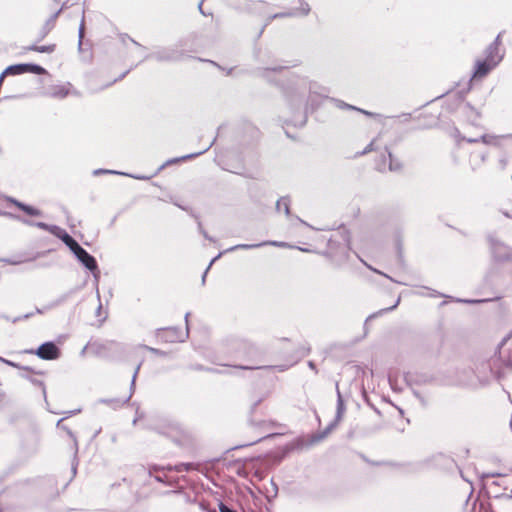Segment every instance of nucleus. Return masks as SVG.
Segmentation results:
<instances>
[{
    "mask_svg": "<svg viewBox=\"0 0 512 512\" xmlns=\"http://www.w3.org/2000/svg\"><path fill=\"white\" fill-rule=\"evenodd\" d=\"M492 258L496 262L512 261V248L497 239L493 234L487 236Z\"/></svg>",
    "mask_w": 512,
    "mask_h": 512,
    "instance_id": "6e6552de",
    "label": "nucleus"
},
{
    "mask_svg": "<svg viewBox=\"0 0 512 512\" xmlns=\"http://www.w3.org/2000/svg\"><path fill=\"white\" fill-rule=\"evenodd\" d=\"M497 65L498 61L490 62L485 58L477 60L474 66L473 76L477 78H483L487 76Z\"/></svg>",
    "mask_w": 512,
    "mask_h": 512,
    "instance_id": "412c9836",
    "label": "nucleus"
},
{
    "mask_svg": "<svg viewBox=\"0 0 512 512\" xmlns=\"http://www.w3.org/2000/svg\"><path fill=\"white\" fill-rule=\"evenodd\" d=\"M55 49H56L55 44L41 45V46L32 44L29 47H27V50L35 51V52H39V53H52L55 51Z\"/></svg>",
    "mask_w": 512,
    "mask_h": 512,
    "instance_id": "f704fd0d",
    "label": "nucleus"
},
{
    "mask_svg": "<svg viewBox=\"0 0 512 512\" xmlns=\"http://www.w3.org/2000/svg\"><path fill=\"white\" fill-rule=\"evenodd\" d=\"M396 249L398 252L399 259H400V261H402L403 260V243H402V240L400 237H398L396 239Z\"/></svg>",
    "mask_w": 512,
    "mask_h": 512,
    "instance_id": "13d9d810",
    "label": "nucleus"
},
{
    "mask_svg": "<svg viewBox=\"0 0 512 512\" xmlns=\"http://www.w3.org/2000/svg\"><path fill=\"white\" fill-rule=\"evenodd\" d=\"M300 6L297 8H293V11L296 13V17H305L310 11V5L305 0H298Z\"/></svg>",
    "mask_w": 512,
    "mask_h": 512,
    "instance_id": "72a5a7b5",
    "label": "nucleus"
},
{
    "mask_svg": "<svg viewBox=\"0 0 512 512\" xmlns=\"http://www.w3.org/2000/svg\"><path fill=\"white\" fill-rule=\"evenodd\" d=\"M495 499H502L506 501L512 500V490L509 493H499L493 496Z\"/></svg>",
    "mask_w": 512,
    "mask_h": 512,
    "instance_id": "052dcab7",
    "label": "nucleus"
},
{
    "mask_svg": "<svg viewBox=\"0 0 512 512\" xmlns=\"http://www.w3.org/2000/svg\"><path fill=\"white\" fill-rule=\"evenodd\" d=\"M25 73L35 75H45L47 70L36 63H17L7 66L4 69V74H11L12 76L22 75Z\"/></svg>",
    "mask_w": 512,
    "mask_h": 512,
    "instance_id": "9d476101",
    "label": "nucleus"
},
{
    "mask_svg": "<svg viewBox=\"0 0 512 512\" xmlns=\"http://www.w3.org/2000/svg\"><path fill=\"white\" fill-rule=\"evenodd\" d=\"M80 412H81V408L65 411V412H63L65 414V416L63 418L67 419L73 415L80 413Z\"/></svg>",
    "mask_w": 512,
    "mask_h": 512,
    "instance_id": "69168bd1",
    "label": "nucleus"
},
{
    "mask_svg": "<svg viewBox=\"0 0 512 512\" xmlns=\"http://www.w3.org/2000/svg\"><path fill=\"white\" fill-rule=\"evenodd\" d=\"M400 303V297H398V299L396 300V302L394 303V305L388 307V308H384V309H380L379 311L377 312H374L372 314H370L366 320H365V326L367 325L368 321L372 320V319H375L376 317L380 316V315H383L384 313H387V312H390V311H393L394 309H396V307L399 305Z\"/></svg>",
    "mask_w": 512,
    "mask_h": 512,
    "instance_id": "c9c22d12",
    "label": "nucleus"
},
{
    "mask_svg": "<svg viewBox=\"0 0 512 512\" xmlns=\"http://www.w3.org/2000/svg\"><path fill=\"white\" fill-rule=\"evenodd\" d=\"M489 366L493 372L496 369L498 379L502 377V369L512 370V330L497 345L493 357L490 359Z\"/></svg>",
    "mask_w": 512,
    "mask_h": 512,
    "instance_id": "20e7f679",
    "label": "nucleus"
},
{
    "mask_svg": "<svg viewBox=\"0 0 512 512\" xmlns=\"http://www.w3.org/2000/svg\"><path fill=\"white\" fill-rule=\"evenodd\" d=\"M1 362L10 366V367H13V368H16V369H19V370H23V371H27V372H30V373H33V374H36V375H44L45 372L44 371H40V370H36L35 368L31 367V366H26V365H21L17 362H14V361H11V360H8V359H1Z\"/></svg>",
    "mask_w": 512,
    "mask_h": 512,
    "instance_id": "cd10ccee",
    "label": "nucleus"
},
{
    "mask_svg": "<svg viewBox=\"0 0 512 512\" xmlns=\"http://www.w3.org/2000/svg\"><path fill=\"white\" fill-rule=\"evenodd\" d=\"M336 394H337V403H336L335 417L323 431L312 436V439H311L312 443L319 442V441L323 440L324 438H326L338 426L339 422L343 418V415L346 411V406H345L343 396L339 390L338 382L336 383Z\"/></svg>",
    "mask_w": 512,
    "mask_h": 512,
    "instance_id": "0eeeda50",
    "label": "nucleus"
},
{
    "mask_svg": "<svg viewBox=\"0 0 512 512\" xmlns=\"http://www.w3.org/2000/svg\"><path fill=\"white\" fill-rule=\"evenodd\" d=\"M189 316H190V313L187 312L184 317L185 322H186V330L185 331H182V329L177 326L157 328L155 331L156 337L165 343L185 342V340L189 337V325H188Z\"/></svg>",
    "mask_w": 512,
    "mask_h": 512,
    "instance_id": "39448f33",
    "label": "nucleus"
},
{
    "mask_svg": "<svg viewBox=\"0 0 512 512\" xmlns=\"http://www.w3.org/2000/svg\"><path fill=\"white\" fill-rule=\"evenodd\" d=\"M51 234L60 239L69 248L70 251L79 245L77 240H75L65 229L59 227L58 225H54V227H52Z\"/></svg>",
    "mask_w": 512,
    "mask_h": 512,
    "instance_id": "aec40b11",
    "label": "nucleus"
},
{
    "mask_svg": "<svg viewBox=\"0 0 512 512\" xmlns=\"http://www.w3.org/2000/svg\"><path fill=\"white\" fill-rule=\"evenodd\" d=\"M286 68H288V66L282 65L259 68L257 73L260 77L280 87L286 106L291 113V117H295L297 112L302 111L307 91L311 89L310 84L312 80L308 77L292 73L278 81H274L270 77L271 72H281Z\"/></svg>",
    "mask_w": 512,
    "mask_h": 512,
    "instance_id": "f257e3e1",
    "label": "nucleus"
},
{
    "mask_svg": "<svg viewBox=\"0 0 512 512\" xmlns=\"http://www.w3.org/2000/svg\"><path fill=\"white\" fill-rule=\"evenodd\" d=\"M218 508L220 512H237V510L227 506L224 502L220 501L218 503Z\"/></svg>",
    "mask_w": 512,
    "mask_h": 512,
    "instance_id": "680f3d73",
    "label": "nucleus"
},
{
    "mask_svg": "<svg viewBox=\"0 0 512 512\" xmlns=\"http://www.w3.org/2000/svg\"><path fill=\"white\" fill-rule=\"evenodd\" d=\"M0 215H3V216H6L8 217L9 219H12V220H15V221H19L27 226H35L39 229H42V230H45V231H48L49 233L52 232V227H54L55 224H48V223H45V222H36V221H33V220H30V219H27L23 216H20L18 214H14V213H11V212H0Z\"/></svg>",
    "mask_w": 512,
    "mask_h": 512,
    "instance_id": "2eb2a0df",
    "label": "nucleus"
},
{
    "mask_svg": "<svg viewBox=\"0 0 512 512\" xmlns=\"http://www.w3.org/2000/svg\"><path fill=\"white\" fill-rule=\"evenodd\" d=\"M239 353L242 355L244 360H252L258 354V348L255 344L246 340H240L237 342Z\"/></svg>",
    "mask_w": 512,
    "mask_h": 512,
    "instance_id": "4be33fe9",
    "label": "nucleus"
},
{
    "mask_svg": "<svg viewBox=\"0 0 512 512\" xmlns=\"http://www.w3.org/2000/svg\"><path fill=\"white\" fill-rule=\"evenodd\" d=\"M500 138H512V134L501 135V136L483 134L480 136V142H482L485 145H492V146L498 147V146H500V142H499Z\"/></svg>",
    "mask_w": 512,
    "mask_h": 512,
    "instance_id": "c85d7f7f",
    "label": "nucleus"
},
{
    "mask_svg": "<svg viewBox=\"0 0 512 512\" xmlns=\"http://www.w3.org/2000/svg\"><path fill=\"white\" fill-rule=\"evenodd\" d=\"M5 199H6L7 202L13 204L19 210L24 212L27 216H30V217H41L43 215V212L39 208H37L35 206H32V205H29L27 203H24V202L14 198V197L7 196Z\"/></svg>",
    "mask_w": 512,
    "mask_h": 512,
    "instance_id": "dca6fc26",
    "label": "nucleus"
},
{
    "mask_svg": "<svg viewBox=\"0 0 512 512\" xmlns=\"http://www.w3.org/2000/svg\"><path fill=\"white\" fill-rule=\"evenodd\" d=\"M281 206H284V213L289 216L290 215V198L288 196L281 197L276 202V210L280 211Z\"/></svg>",
    "mask_w": 512,
    "mask_h": 512,
    "instance_id": "ea45409f",
    "label": "nucleus"
},
{
    "mask_svg": "<svg viewBox=\"0 0 512 512\" xmlns=\"http://www.w3.org/2000/svg\"><path fill=\"white\" fill-rule=\"evenodd\" d=\"M34 315V312H29L26 314H23L21 316L15 317L13 319H10L8 316H3L6 320L11 321L12 323H17L21 320H27L30 319Z\"/></svg>",
    "mask_w": 512,
    "mask_h": 512,
    "instance_id": "3c124183",
    "label": "nucleus"
},
{
    "mask_svg": "<svg viewBox=\"0 0 512 512\" xmlns=\"http://www.w3.org/2000/svg\"><path fill=\"white\" fill-rule=\"evenodd\" d=\"M388 382L393 391H400V388L397 386L398 379L396 376H393L392 374L388 375Z\"/></svg>",
    "mask_w": 512,
    "mask_h": 512,
    "instance_id": "6e6d98bb",
    "label": "nucleus"
},
{
    "mask_svg": "<svg viewBox=\"0 0 512 512\" xmlns=\"http://www.w3.org/2000/svg\"><path fill=\"white\" fill-rule=\"evenodd\" d=\"M137 66H138V64H136V65H134V66H131L128 70L124 71V72H123L122 74H120L117 78H115V79H113L111 82H109V83L105 84V85L103 86V88H108V87L112 86L113 84H115L116 82H118V81H120V80L124 79V78H125V77L130 73V71H131L133 68L137 67Z\"/></svg>",
    "mask_w": 512,
    "mask_h": 512,
    "instance_id": "de8ad7c7",
    "label": "nucleus"
},
{
    "mask_svg": "<svg viewBox=\"0 0 512 512\" xmlns=\"http://www.w3.org/2000/svg\"><path fill=\"white\" fill-rule=\"evenodd\" d=\"M64 420H65V418L59 419L57 421V423H56V427L64 430L67 433V435L73 440V447H74V449L76 450V452H78V441H77L76 435L74 434V432L69 427H67L66 425L62 424V422Z\"/></svg>",
    "mask_w": 512,
    "mask_h": 512,
    "instance_id": "2f4dec72",
    "label": "nucleus"
},
{
    "mask_svg": "<svg viewBox=\"0 0 512 512\" xmlns=\"http://www.w3.org/2000/svg\"><path fill=\"white\" fill-rule=\"evenodd\" d=\"M185 56V52L178 46L157 47L152 53L146 54L140 62L149 59H154L157 62H180Z\"/></svg>",
    "mask_w": 512,
    "mask_h": 512,
    "instance_id": "423d86ee",
    "label": "nucleus"
},
{
    "mask_svg": "<svg viewBox=\"0 0 512 512\" xmlns=\"http://www.w3.org/2000/svg\"><path fill=\"white\" fill-rule=\"evenodd\" d=\"M195 468V464L191 462H181L174 466H168V470H174L176 472H189Z\"/></svg>",
    "mask_w": 512,
    "mask_h": 512,
    "instance_id": "e433bc0d",
    "label": "nucleus"
},
{
    "mask_svg": "<svg viewBox=\"0 0 512 512\" xmlns=\"http://www.w3.org/2000/svg\"><path fill=\"white\" fill-rule=\"evenodd\" d=\"M500 298H501L500 296H496L494 298H488V299H461V298H457L456 301L457 302H461V303H467V304H480V303H486V302H490V301L499 300Z\"/></svg>",
    "mask_w": 512,
    "mask_h": 512,
    "instance_id": "37998d69",
    "label": "nucleus"
},
{
    "mask_svg": "<svg viewBox=\"0 0 512 512\" xmlns=\"http://www.w3.org/2000/svg\"><path fill=\"white\" fill-rule=\"evenodd\" d=\"M94 278V281H95V284L98 285V282L100 280V269H99V266L98 264H96V270H94V268L92 270H89Z\"/></svg>",
    "mask_w": 512,
    "mask_h": 512,
    "instance_id": "e2e57ef3",
    "label": "nucleus"
},
{
    "mask_svg": "<svg viewBox=\"0 0 512 512\" xmlns=\"http://www.w3.org/2000/svg\"><path fill=\"white\" fill-rule=\"evenodd\" d=\"M385 151L389 160L388 168L391 172H401L403 170V163L400 159L395 157L390 149L386 146Z\"/></svg>",
    "mask_w": 512,
    "mask_h": 512,
    "instance_id": "bb28decb",
    "label": "nucleus"
},
{
    "mask_svg": "<svg viewBox=\"0 0 512 512\" xmlns=\"http://www.w3.org/2000/svg\"><path fill=\"white\" fill-rule=\"evenodd\" d=\"M262 400H263L262 398H259V399H257L256 401H254V402L252 403V405H251L250 409H249V418H248V421H249V423H250L251 425H253V426H258V425H260V424H261V422H260V421H255V420L253 419L252 415L255 413V411H256V409H257V407L261 404Z\"/></svg>",
    "mask_w": 512,
    "mask_h": 512,
    "instance_id": "79ce46f5",
    "label": "nucleus"
},
{
    "mask_svg": "<svg viewBox=\"0 0 512 512\" xmlns=\"http://www.w3.org/2000/svg\"><path fill=\"white\" fill-rule=\"evenodd\" d=\"M130 400V396L126 397L125 399L120 398H101L99 399V402L102 404L109 405L113 407L114 409L120 408L123 405H125Z\"/></svg>",
    "mask_w": 512,
    "mask_h": 512,
    "instance_id": "7c9ffc66",
    "label": "nucleus"
},
{
    "mask_svg": "<svg viewBox=\"0 0 512 512\" xmlns=\"http://www.w3.org/2000/svg\"><path fill=\"white\" fill-rule=\"evenodd\" d=\"M501 36H502V32H500L496 38L494 39V41L492 43H490V45L496 47L499 49V46L501 44Z\"/></svg>",
    "mask_w": 512,
    "mask_h": 512,
    "instance_id": "338daca9",
    "label": "nucleus"
},
{
    "mask_svg": "<svg viewBox=\"0 0 512 512\" xmlns=\"http://www.w3.org/2000/svg\"><path fill=\"white\" fill-rule=\"evenodd\" d=\"M104 174L124 175V176H128V177H131V178L137 179V180H148L151 178L149 176L128 174L125 172H120V171L110 170V169H103V168H98L93 171L94 176H100V175H104Z\"/></svg>",
    "mask_w": 512,
    "mask_h": 512,
    "instance_id": "393cba45",
    "label": "nucleus"
},
{
    "mask_svg": "<svg viewBox=\"0 0 512 512\" xmlns=\"http://www.w3.org/2000/svg\"><path fill=\"white\" fill-rule=\"evenodd\" d=\"M403 378L405 383L410 387L414 385H431L435 384L437 381L436 377L429 372H406Z\"/></svg>",
    "mask_w": 512,
    "mask_h": 512,
    "instance_id": "9b49d317",
    "label": "nucleus"
},
{
    "mask_svg": "<svg viewBox=\"0 0 512 512\" xmlns=\"http://www.w3.org/2000/svg\"><path fill=\"white\" fill-rule=\"evenodd\" d=\"M286 17H296V13L293 11V9H291L287 12H278V13L272 14V18H276V19L286 18Z\"/></svg>",
    "mask_w": 512,
    "mask_h": 512,
    "instance_id": "603ef678",
    "label": "nucleus"
},
{
    "mask_svg": "<svg viewBox=\"0 0 512 512\" xmlns=\"http://www.w3.org/2000/svg\"><path fill=\"white\" fill-rule=\"evenodd\" d=\"M462 112L467 118V120L472 124L476 125L477 121L481 117V113L479 110H477L474 106L471 105V103L466 102L462 107Z\"/></svg>",
    "mask_w": 512,
    "mask_h": 512,
    "instance_id": "b1692460",
    "label": "nucleus"
},
{
    "mask_svg": "<svg viewBox=\"0 0 512 512\" xmlns=\"http://www.w3.org/2000/svg\"><path fill=\"white\" fill-rule=\"evenodd\" d=\"M51 234L60 239L69 248L70 251L79 245L77 240H75L65 229L59 227L58 225H54V227H52Z\"/></svg>",
    "mask_w": 512,
    "mask_h": 512,
    "instance_id": "6ab92c4d",
    "label": "nucleus"
},
{
    "mask_svg": "<svg viewBox=\"0 0 512 512\" xmlns=\"http://www.w3.org/2000/svg\"><path fill=\"white\" fill-rule=\"evenodd\" d=\"M119 38H120V41L123 43V44H126L127 41H130L131 43H133L135 46L141 48V49H145V47L140 44L139 42H137L135 39H133L132 37H130L127 33H121L119 34Z\"/></svg>",
    "mask_w": 512,
    "mask_h": 512,
    "instance_id": "49530a36",
    "label": "nucleus"
},
{
    "mask_svg": "<svg viewBox=\"0 0 512 512\" xmlns=\"http://www.w3.org/2000/svg\"><path fill=\"white\" fill-rule=\"evenodd\" d=\"M198 230L204 236L205 239H207V240H209L211 242H215L214 238L209 236V234L203 228L202 223L200 221H198Z\"/></svg>",
    "mask_w": 512,
    "mask_h": 512,
    "instance_id": "bf43d9fd",
    "label": "nucleus"
},
{
    "mask_svg": "<svg viewBox=\"0 0 512 512\" xmlns=\"http://www.w3.org/2000/svg\"><path fill=\"white\" fill-rule=\"evenodd\" d=\"M67 2L68 0H66L61 8L56 11L46 22L45 24L43 25L42 29L40 30V33H39V37H38V41H41L42 39H44L47 34L51 31V29L53 28L54 26V21L56 20V18L60 15V13L62 12L63 9H65L67 7Z\"/></svg>",
    "mask_w": 512,
    "mask_h": 512,
    "instance_id": "5701e85b",
    "label": "nucleus"
},
{
    "mask_svg": "<svg viewBox=\"0 0 512 512\" xmlns=\"http://www.w3.org/2000/svg\"><path fill=\"white\" fill-rule=\"evenodd\" d=\"M77 454H78V452H76V450L74 449V456H73V460H72V463H71V471H72L73 477L77 473V467H78V464H79V460H78Z\"/></svg>",
    "mask_w": 512,
    "mask_h": 512,
    "instance_id": "4d7b16f0",
    "label": "nucleus"
},
{
    "mask_svg": "<svg viewBox=\"0 0 512 512\" xmlns=\"http://www.w3.org/2000/svg\"><path fill=\"white\" fill-rule=\"evenodd\" d=\"M143 429L153 431L159 435L169 438L177 446H182L181 437L184 434L182 426L167 416L154 415L149 417L143 424Z\"/></svg>",
    "mask_w": 512,
    "mask_h": 512,
    "instance_id": "7ed1b4c3",
    "label": "nucleus"
},
{
    "mask_svg": "<svg viewBox=\"0 0 512 512\" xmlns=\"http://www.w3.org/2000/svg\"><path fill=\"white\" fill-rule=\"evenodd\" d=\"M235 368L241 369V370H278L279 372H284L288 369V366L286 365H235Z\"/></svg>",
    "mask_w": 512,
    "mask_h": 512,
    "instance_id": "a878e982",
    "label": "nucleus"
},
{
    "mask_svg": "<svg viewBox=\"0 0 512 512\" xmlns=\"http://www.w3.org/2000/svg\"><path fill=\"white\" fill-rule=\"evenodd\" d=\"M485 59L490 62L498 61V64L502 61L503 55L499 54V49L490 45L485 50Z\"/></svg>",
    "mask_w": 512,
    "mask_h": 512,
    "instance_id": "c756f323",
    "label": "nucleus"
},
{
    "mask_svg": "<svg viewBox=\"0 0 512 512\" xmlns=\"http://www.w3.org/2000/svg\"><path fill=\"white\" fill-rule=\"evenodd\" d=\"M24 353L36 355L42 360L52 361L60 358L61 349L54 341H46L36 349L30 348L24 350Z\"/></svg>",
    "mask_w": 512,
    "mask_h": 512,
    "instance_id": "1a4fd4ad",
    "label": "nucleus"
},
{
    "mask_svg": "<svg viewBox=\"0 0 512 512\" xmlns=\"http://www.w3.org/2000/svg\"><path fill=\"white\" fill-rule=\"evenodd\" d=\"M507 474L505 473H500V472H488V473H482L480 475V479L482 481H484L485 479L487 478H495V477H504L506 476Z\"/></svg>",
    "mask_w": 512,
    "mask_h": 512,
    "instance_id": "864d4df0",
    "label": "nucleus"
},
{
    "mask_svg": "<svg viewBox=\"0 0 512 512\" xmlns=\"http://www.w3.org/2000/svg\"><path fill=\"white\" fill-rule=\"evenodd\" d=\"M311 89L307 91V96L304 101L302 111L297 112L295 117H291L284 121V124L293 125L294 127L302 128L306 125L308 114L313 113L320 108L324 100H329L328 88L320 85L315 81H311Z\"/></svg>",
    "mask_w": 512,
    "mask_h": 512,
    "instance_id": "f03ea898",
    "label": "nucleus"
},
{
    "mask_svg": "<svg viewBox=\"0 0 512 512\" xmlns=\"http://www.w3.org/2000/svg\"><path fill=\"white\" fill-rule=\"evenodd\" d=\"M84 37L85 17L83 15L78 29V52L81 54L82 60L86 63H89L92 60L91 45L88 42H84Z\"/></svg>",
    "mask_w": 512,
    "mask_h": 512,
    "instance_id": "ddd939ff",
    "label": "nucleus"
},
{
    "mask_svg": "<svg viewBox=\"0 0 512 512\" xmlns=\"http://www.w3.org/2000/svg\"><path fill=\"white\" fill-rule=\"evenodd\" d=\"M356 111H357V112H360V113H362V114H364V115H366V116H368V117H379V116H380V115H379V114H377V113L370 112V111L364 110V109L359 108V107H357Z\"/></svg>",
    "mask_w": 512,
    "mask_h": 512,
    "instance_id": "0e129e2a",
    "label": "nucleus"
},
{
    "mask_svg": "<svg viewBox=\"0 0 512 512\" xmlns=\"http://www.w3.org/2000/svg\"><path fill=\"white\" fill-rule=\"evenodd\" d=\"M329 101L334 103L337 108L342 109V110L356 111V109H357L356 106L348 104V103L344 102L343 100H340L337 98L331 97V98H329Z\"/></svg>",
    "mask_w": 512,
    "mask_h": 512,
    "instance_id": "a19ab883",
    "label": "nucleus"
},
{
    "mask_svg": "<svg viewBox=\"0 0 512 512\" xmlns=\"http://www.w3.org/2000/svg\"><path fill=\"white\" fill-rule=\"evenodd\" d=\"M71 253L85 269L92 270L94 268V270H96V264H98L96 258L80 244L78 247L72 249Z\"/></svg>",
    "mask_w": 512,
    "mask_h": 512,
    "instance_id": "4468645a",
    "label": "nucleus"
},
{
    "mask_svg": "<svg viewBox=\"0 0 512 512\" xmlns=\"http://www.w3.org/2000/svg\"><path fill=\"white\" fill-rule=\"evenodd\" d=\"M141 365H142V362L139 363L135 370H134V373L132 375V379H131V383H130V393L128 396H130V398L132 397L133 393H134V390H135V386H136V379H137V376H138V373H139V370L141 368Z\"/></svg>",
    "mask_w": 512,
    "mask_h": 512,
    "instance_id": "a18cd8bd",
    "label": "nucleus"
},
{
    "mask_svg": "<svg viewBox=\"0 0 512 512\" xmlns=\"http://www.w3.org/2000/svg\"><path fill=\"white\" fill-rule=\"evenodd\" d=\"M51 234L60 239L69 248L70 251L79 245L77 240H75L65 229L59 227L58 225H54V227H52Z\"/></svg>",
    "mask_w": 512,
    "mask_h": 512,
    "instance_id": "a211bd4d",
    "label": "nucleus"
},
{
    "mask_svg": "<svg viewBox=\"0 0 512 512\" xmlns=\"http://www.w3.org/2000/svg\"><path fill=\"white\" fill-rule=\"evenodd\" d=\"M270 485H271V489H272V490H271V491H269V490L267 489V495H266V497H267V499H268L269 501H270V498H275V497L277 496V494H278V486H277V484L274 482V480H273V479H271V480H270Z\"/></svg>",
    "mask_w": 512,
    "mask_h": 512,
    "instance_id": "8fccbe9b",
    "label": "nucleus"
},
{
    "mask_svg": "<svg viewBox=\"0 0 512 512\" xmlns=\"http://www.w3.org/2000/svg\"><path fill=\"white\" fill-rule=\"evenodd\" d=\"M259 247H263V244H261V242L255 243V244H237L235 246L227 248L226 250H224V252H233L236 250H250V249L259 248Z\"/></svg>",
    "mask_w": 512,
    "mask_h": 512,
    "instance_id": "58836bf2",
    "label": "nucleus"
},
{
    "mask_svg": "<svg viewBox=\"0 0 512 512\" xmlns=\"http://www.w3.org/2000/svg\"><path fill=\"white\" fill-rule=\"evenodd\" d=\"M39 449V440L34 435L32 436L30 443L26 442L22 445V453L25 455V460L22 462L12 463L9 468L7 474L14 473L21 465L24 464L28 460V458L34 456Z\"/></svg>",
    "mask_w": 512,
    "mask_h": 512,
    "instance_id": "f8f14e48",
    "label": "nucleus"
},
{
    "mask_svg": "<svg viewBox=\"0 0 512 512\" xmlns=\"http://www.w3.org/2000/svg\"><path fill=\"white\" fill-rule=\"evenodd\" d=\"M141 347L144 348L145 350L149 351L150 353L154 354V355H157V356H160V357H167L168 356V352L160 350L158 348L150 347V346H147V345H144V344L141 345Z\"/></svg>",
    "mask_w": 512,
    "mask_h": 512,
    "instance_id": "09e8293b",
    "label": "nucleus"
},
{
    "mask_svg": "<svg viewBox=\"0 0 512 512\" xmlns=\"http://www.w3.org/2000/svg\"><path fill=\"white\" fill-rule=\"evenodd\" d=\"M261 244H263V246L271 245V246L282 247V248L289 246L288 243H286V242L274 241V240L263 241V242H261Z\"/></svg>",
    "mask_w": 512,
    "mask_h": 512,
    "instance_id": "5fc2aeb1",
    "label": "nucleus"
},
{
    "mask_svg": "<svg viewBox=\"0 0 512 512\" xmlns=\"http://www.w3.org/2000/svg\"><path fill=\"white\" fill-rule=\"evenodd\" d=\"M21 377L26 379V380H28L34 386L40 387L41 390H42V394H43V397L45 399V402L47 403V393H46L45 383L42 380L33 378L32 376H29V375H26V374H21Z\"/></svg>",
    "mask_w": 512,
    "mask_h": 512,
    "instance_id": "473e14b6",
    "label": "nucleus"
},
{
    "mask_svg": "<svg viewBox=\"0 0 512 512\" xmlns=\"http://www.w3.org/2000/svg\"><path fill=\"white\" fill-rule=\"evenodd\" d=\"M72 293H73V290H70L69 292L62 294L60 297H58L54 301L45 305V309H53V308H56V307L62 305L64 302L67 301V299L71 296Z\"/></svg>",
    "mask_w": 512,
    "mask_h": 512,
    "instance_id": "4c0bfd02",
    "label": "nucleus"
},
{
    "mask_svg": "<svg viewBox=\"0 0 512 512\" xmlns=\"http://www.w3.org/2000/svg\"><path fill=\"white\" fill-rule=\"evenodd\" d=\"M272 436H273L272 434H269V435H267V436L260 437V438H258V439H256V440L251 441V442H248V443H245V444L236 445V446H234V447H231V448L227 449V450L225 451V453H228V452H230V451H232V450H237V449H240V448H244V447L252 446V445H254V444H256V443H258V442L262 441L263 439H266V438H269V437H272Z\"/></svg>",
    "mask_w": 512,
    "mask_h": 512,
    "instance_id": "c03bdc74",
    "label": "nucleus"
},
{
    "mask_svg": "<svg viewBox=\"0 0 512 512\" xmlns=\"http://www.w3.org/2000/svg\"><path fill=\"white\" fill-rule=\"evenodd\" d=\"M373 145H374V143H373V142H370V143H369V144L364 148V150H363V151H361V152H359L358 154H359V155H365V154H367V153L371 152V151L373 150Z\"/></svg>",
    "mask_w": 512,
    "mask_h": 512,
    "instance_id": "774afa93",
    "label": "nucleus"
},
{
    "mask_svg": "<svg viewBox=\"0 0 512 512\" xmlns=\"http://www.w3.org/2000/svg\"><path fill=\"white\" fill-rule=\"evenodd\" d=\"M216 139H217V136L213 138L211 143L205 149H203V150H201L199 152H194V153H190V154H187V155H184V156H181V157H176V158L168 159L165 163H163L158 168V170L155 173V175L157 173H159L161 170H163L166 166H169V165H172V164H176V163H179V162H182V161L190 160V159L196 158V157L204 154L205 152H207L215 144Z\"/></svg>",
    "mask_w": 512,
    "mask_h": 512,
    "instance_id": "f3484780",
    "label": "nucleus"
}]
</instances>
